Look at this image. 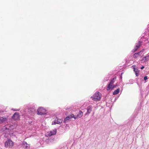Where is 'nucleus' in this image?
<instances>
[{
  "label": "nucleus",
  "mask_w": 149,
  "mask_h": 149,
  "mask_svg": "<svg viewBox=\"0 0 149 149\" xmlns=\"http://www.w3.org/2000/svg\"><path fill=\"white\" fill-rule=\"evenodd\" d=\"M149 60V55L145 56L142 59L141 61L143 62H146Z\"/></svg>",
  "instance_id": "4468645a"
},
{
  "label": "nucleus",
  "mask_w": 149,
  "mask_h": 149,
  "mask_svg": "<svg viewBox=\"0 0 149 149\" xmlns=\"http://www.w3.org/2000/svg\"><path fill=\"white\" fill-rule=\"evenodd\" d=\"M83 113L81 111H79L78 114L74 115L72 114L66 117L64 119L63 122L64 123L68 122V121L72 118H74L75 119H78L81 117L83 116Z\"/></svg>",
  "instance_id": "f257e3e1"
},
{
  "label": "nucleus",
  "mask_w": 149,
  "mask_h": 149,
  "mask_svg": "<svg viewBox=\"0 0 149 149\" xmlns=\"http://www.w3.org/2000/svg\"><path fill=\"white\" fill-rule=\"evenodd\" d=\"M116 86V85H114L113 86H112V88H111V89H113L114 88H115Z\"/></svg>",
  "instance_id": "aec40b11"
},
{
  "label": "nucleus",
  "mask_w": 149,
  "mask_h": 149,
  "mask_svg": "<svg viewBox=\"0 0 149 149\" xmlns=\"http://www.w3.org/2000/svg\"><path fill=\"white\" fill-rule=\"evenodd\" d=\"M136 76H138V75L137 73V72H136Z\"/></svg>",
  "instance_id": "412c9836"
},
{
  "label": "nucleus",
  "mask_w": 149,
  "mask_h": 149,
  "mask_svg": "<svg viewBox=\"0 0 149 149\" xmlns=\"http://www.w3.org/2000/svg\"><path fill=\"white\" fill-rule=\"evenodd\" d=\"M13 145V142L11 140H8L5 143V147L7 148L11 147Z\"/></svg>",
  "instance_id": "20e7f679"
},
{
  "label": "nucleus",
  "mask_w": 149,
  "mask_h": 149,
  "mask_svg": "<svg viewBox=\"0 0 149 149\" xmlns=\"http://www.w3.org/2000/svg\"><path fill=\"white\" fill-rule=\"evenodd\" d=\"M141 42L140 41H139L136 44V47L134 48L133 52H134L137 50L140 47L141 45Z\"/></svg>",
  "instance_id": "9d476101"
},
{
  "label": "nucleus",
  "mask_w": 149,
  "mask_h": 149,
  "mask_svg": "<svg viewBox=\"0 0 149 149\" xmlns=\"http://www.w3.org/2000/svg\"><path fill=\"white\" fill-rule=\"evenodd\" d=\"M141 52H140L135 53L133 55V57L135 58H137L140 56L139 54Z\"/></svg>",
  "instance_id": "2eb2a0df"
},
{
  "label": "nucleus",
  "mask_w": 149,
  "mask_h": 149,
  "mask_svg": "<svg viewBox=\"0 0 149 149\" xmlns=\"http://www.w3.org/2000/svg\"><path fill=\"white\" fill-rule=\"evenodd\" d=\"M148 79L147 77L146 76H145L144 77V79L146 81L147 79Z\"/></svg>",
  "instance_id": "6ab92c4d"
},
{
  "label": "nucleus",
  "mask_w": 149,
  "mask_h": 149,
  "mask_svg": "<svg viewBox=\"0 0 149 149\" xmlns=\"http://www.w3.org/2000/svg\"><path fill=\"white\" fill-rule=\"evenodd\" d=\"M63 120L62 119H59L56 117L54 121L52 122V125H56V124H60L62 123Z\"/></svg>",
  "instance_id": "39448f33"
},
{
  "label": "nucleus",
  "mask_w": 149,
  "mask_h": 149,
  "mask_svg": "<svg viewBox=\"0 0 149 149\" xmlns=\"http://www.w3.org/2000/svg\"><path fill=\"white\" fill-rule=\"evenodd\" d=\"M133 80L132 79H130L129 80V83H127L126 84H133Z\"/></svg>",
  "instance_id": "f3484780"
},
{
  "label": "nucleus",
  "mask_w": 149,
  "mask_h": 149,
  "mask_svg": "<svg viewBox=\"0 0 149 149\" xmlns=\"http://www.w3.org/2000/svg\"><path fill=\"white\" fill-rule=\"evenodd\" d=\"M22 145V147L25 148L26 149H29L30 148L29 145L25 141L23 142Z\"/></svg>",
  "instance_id": "1a4fd4ad"
},
{
  "label": "nucleus",
  "mask_w": 149,
  "mask_h": 149,
  "mask_svg": "<svg viewBox=\"0 0 149 149\" xmlns=\"http://www.w3.org/2000/svg\"><path fill=\"white\" fill-rule=\"evenodd\" d=\"M19 113L18 112H15L12 117V118L14 120H17L19 118Z\"/></svg>",
  "instance_id": "6e6552de"
},
{
  "label": "nucleus",
  "mask_w": 149,
  "mask_h": 149,
  "mask_svg": "<svg viewBox=\"0 0 149 149\" xmlns=\"http://www.w3.org/2000/svg\"><path fill=\"white\" fill-rule=\"evenodd\" d=\"M40 144H41V143H41V142H40Z\"/></svg>",
  "instance_id": "393cba45"
},
{
  "label": "nucleus",
  "mask_w": 149,
  "mask_h": 149,
  "mask_svg": "<svg viewBox=\"0 0 149 149\" xmlns=\"http://www.w3.org/2000/svg\"><path fill=\"white\" fill-rule=\"evenodd\" d=\"M8 118L5 117H0V123H4L7 120Z\"/></svg>",
  "instance_id": "9b49d317"
},
{
  "label": "nucleus",
  "mask_w": 149,
  "mask_h": 149,
  "mask_svg": "<svg viewBox=\"0 0 149 149\" xmlns=\"http://www.w3.org/2000/svg\"><path fill=\"white\" fill-rule=\"evenodd\" d=\"M92 106H88L87 109V112L86 113L85 115L90 113L92 111Z\"/></svg>",
  "instance_id": "f8f14e48"
},
{
  "label": "nucleus",
  "mask_w": 149,
  "mask_h": 149,
  "mask_svg": "<svg viewBox=\"0 0 149 149\" xmlns=\"http://www.w3.org/2000/svg\"><path fill=\"white\" fill-rule=\"evenodd\" d=\"M6 130H7V129H8V130H11V129H10L7 128L6 127Z\"/></svg>",
  "instance_id": "5701e85b"
},
{
  "label": "nucleus",
  "mask_w": 149,
  "mask_h": 149,
  "mask_svg": "<svg viewBox=\"0 0 149 149\" xmlns=\"http://www.w3.org/2000/svg\"><path fill=\"white\" fill-rule=\"evenodd\" d=\"M56 129L51 131L49 134V135L50 136L55 135L56 133Z\"/></svg>",
  "instance_id": "ddd939ff"
},
{
  "label": "nucleus",
  "mask_w": 149,
  "mask_h": 149,
  "mask_svg": "<svg viewBox=\"0 0 149 149\" xmlns=\"http://www.w3.org/2000/svg\"><path fill=\"white\" fill-rule=\"evenodd\" d=\"M133 67V69H134V72H136H136H139L138 71V69H136L134 67H135V66L134 65H133L132 66Z\"/></svg>",
  "instance_id": "a211bd4d"
},
{
  "label": "nucleus",
  "mask_w": 149,
  "mask_h": 149,
  "mask_svg": "<svg viewBox=\"0 0 149 149\" xmlns=\"http://www.w3.org/2000/svg\"><path fill=\"white\" fill-rule=\"evenodd\" d=\"M120 91V88H118L117 89L115 90L113 93V95H116L118 94Z\"/></svg>",
  "instance_id": "dca6fc26"
},
{
  "label": "nucleus",
  "mask_w": 149,
  "mask_h": 149,
  "mask_svg": "<svg viewBox=\"0 0 149 149\" xmlns=\"http://www.w3.org/2000/svg\"><path fill=\"white\" fill-rule=\"evenodd\" d=\"M100 95V93L99 92H96L91 98L94 101H99L101 99Z\"/></svg>",
  "instance_id": "f03ea898"
},
{
  "label": "nucleus",
  "mask_w": 149,
  "mask_h": 149,
  "mask_svg": "<svg viewBox=\"0 0 149 149\" xmlns=\"http://www.w3.org/2000/svg\"><path fill=\"white\" fill-rule=\"evenodd\" d=\"M36 111V109L34 108H32L29 109L28 112L32 116H33Z\"/></svg>",
  "instance_id": "0eeeda50"
},
{
  "label": "nucleus",
  "mask_w": 149,
  "mask_h": 149,
  "mask_svg": "<svg viewBox=\"0 0 149 149\" xmlns=\"http://www.w3.org/2000/svg\"><path fill=\"white\" fill-rule=\"evenodd\" d=\"M0 149H2L0 148Z\"/></svg>",
  "instance_id": "a878e982"
},
{
  "label": "nucleus",
  "mask_w": 149,
  "mask_h": 149,
  "mask_svg": "<svg viewBox=\"0 0 149 149\" xmlns=\"http://www.w3.org/2000/svg\"><path fill=\"white\" fill-rule=\"evenodd\" d=\"M14 110V111H17V110H16L15 109V110Z\"/></svg>",
  "instance_id": "b1692460"
},
{
  "label": "nucleus",
  "mask_w": 149,
  "mask_h": 149,
  "mask_svg": "<svg viewBox=\"0 0 149 149\" xmlns=\"http://www.w3.org/2000/svg\"><path fill=\"white\" fill-rule=\"evenodd\" d=\"M114 82L115 80L113 78L111 81L110 83L108 84V86L107 88V91L111 89V88H112V85Z\"/></svg>",
  "instance_id": "423d86ee"
},
{
  "label": "nucleus",
  "mask_w": 149,
  "mask_h": 149,
  "mask_svg": "<svg viewBox=\"0 0 149 149\" xmlns=\"http://www.w3.org/2000/svg\"><path fill=\"white\" fill-rule=\"evenodd\" d=\"M144 68V66H142V67H141V69H143Z\"/></svg>",
  "instance_id": "4be33fe9"
},
{
  "label": "nucleus",
  "mask_w": 149,
  "mask_h": 149,
  "mask_svg": "<svg viewBox=\"0 0 149 149\" xmlns=\"http://www.w3.org/2000/svg\"><path fill=\"white\" fill-rule=\"evenodd\" d=\"M38 115H42L46 114V110L43 107H40L37 110Z\"/></svg>",
  "instance_id": "7ed1b4c3"
}]
</instances>
